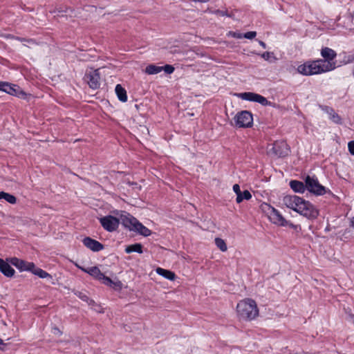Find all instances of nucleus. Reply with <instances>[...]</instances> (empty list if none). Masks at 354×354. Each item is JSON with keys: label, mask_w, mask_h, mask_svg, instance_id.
<instances>
[{"label": "nucleus", "mask_w": 354, "mask_h": 354, "mask_svg": "<svg viewBox=\"0 0 354 354\" xmlns=\"http://www.w3.org/2000/svg\"><path fill=\"white\" fill-rule=\"evenodd\" d=\"M236 313L239 319L250 321L259 315V309L255 301L245 299L237 304Z\"/></svg>", "instance_id": "7ed1b4c3"}, {"label": "nucleus", "mask_w": 354, "mask_h": 354, "mask_svg": "<svg viewBox=\"0 0 354 354\" xmlns=\"http://www.w3.org/2000/svg\"><path fill=\"white\" fill-rule=\"evenodd\" d=\"M257 35V32L255 31H250L247 32L245 34H243V38H246L248 39H252Z\"/></svg>", "instance_id": "72a5a7b5"}, {"label": "nucleus", "mask_w": 354, "mask_h": 354, "mask_svg": "<svg viewBox=\"0 0 354 354\" xmlns=\"http://www.w3.org/2000/svg\"><path fill=\"white\" fill-rule=\"evenodd\" d=\"M237 96L243 100L258 102L263 106H268L270 104V102H269L265 97L255 93L244 92L237 94Z\"/></svg>", "instance_id": "9b49d317"}, {"label": "nucleus", "mask_w": 354, "mask_h": 354, "mask_svg": "<svg viewBox=\"0 0 354 354\" xmlns=\"http://www.w3.org/2000/svg\"><path fill=\"white\" fill-rule=\"evenodd\" d=\"M344 64H351L354 62V53L345 55L344 57Z\"/></svg>", "instance_id": "2f4dec72"}, {"label": "nucleus", "mask_w": 354, "mask_h": 354, "mask_svg": "<svg viewBox=\"0 0 354 354\" xmlns=\"http://www.w3.org/2000/svg\"><path fill=\"white\" fill-rule=\"evenodd\" d=\"M0 91L21 98H25L26 95L19 86L6 82L0 81Z\"/></svg>", "instance_id": "9d476101"}, {"label": "nucleus", "mask_w": 354, "mask_h": 354, "mask_svg": "<svg viewBox=\"0 0 354 354\" xmlns=\"http://www.w3.org/2000/svg\"><path fill=\"white\" fill-rule=\"evenodd\" d=\"M17 39L21 41H27L28 43L29 44H32L33 43V41L32 39L30 40H26L25 39H23V38H19V37H17Z\"/></svg>", "instance_id": "58836bf2"}, {"label": "nucleus", "mask_w": 354, "mask_h": 354, "mask_svg": "<svg viewBox=\"0 0 354 354\" xmlns=\"http://www.w3.org/2000/svg\"><path fill=\"white\" fill-rule=\"evenodd\" d=\"M261 211L268 216L271 223L279 226H285L287 224V220L282 214L270 204L263 203L261 205Z\"/></svg>", "instance_id": "39448f33"}, {"label": "nucleus", "mask_w": 354, "mask_h": 354, "mask_svg": "<svg viewBox=\"0 0 354 354\" xmlns=\"http://www.w3.org/2000/svg\"><path fill=\"white\" fill-rule=\"evenodd\" d=\"M86 78L89 86L93 89H96L100 87V74L98 70L90 72L86 75Z\"/></svg>", "instance_id": "4468645a"}, {"label": "nucleus", "mask_w": 354, "mask_h": 354, "mask_svg": "<svg viewBox=\"0 0 354 354\" xmlns=\"http://www.w3.org/2000/svg\"><path fill=\"white\" fill-rule=\"evenodd\" d=\"M321 55L324 59H321L322 61H326L327 63L331 65L332 71L336 68L335 63L333 62L334 59L336 57V53L334 50L325 47L321 50Z\"/></svg>", "instance_id": "ddd939ff"}, {"label": "nucleus", "mask_w": 354, "mask_h": 354, "mask_svg": "<svg viewBox=\"0 0 354 354\" xmlns=\"http://www.w3.org/2000/svg\"><path fill=\"white\" fill-rule=\"evenodd\" d=\"M30 272L34 274L35 275H37L38 276L39 278H41V279H52V277L50 276V274H48L47 272H46L45 270L41 269V268H36V266H35L34 268L32 269V270H30Z\"/></svg>", "instance_id": "4be33fe9"}, {"label": "nucleus", "mask_w": 354, "mask_h": 354, "mask_svg": "<svg viewBox=\"0 0 354 354\" xmlns=\"http://www.w3.org/2000/svg\"><path fill=\"white\" fill-rule=\"evenodd\" d=\"M348 148L349 152L354 156V140L350 141L348 143Z\"/></svg>", "instance_id": "e433bc0d"}, {"label": "nucleus", "mask_w": 354, "mask_h": 354, "mask_svg": "<svg viewBox=\"0 0 354 354\" xmlns=\"http://www.w3.org/2000/svg\"><path fill=\"white\" fill-rule=\"evenodd\" d=\"M1 199H4L10 204H15L17 202V198L15 196L4 192H0V200Z\"/></svg>", "instance_id": "393cba45"}, {"label": "nucleus", "mask_w": 354, "mask_h": 354, "mask_svg": "<svg viewBox=\"0 0 354 354\" xmlns=\"http://www.w3.org/2000/svg\"><path fill=\"white\" fill-rule=\"evenodd\" d=\"M120 219L124 227L128 228L130 231L135 232L144 236H149L151 234L149 229L129 214H122Z\"/></svg>", "instance_id": "20e7f679"}, {"label": "nucleus", "mask_w": 354, "mask_h": 354, "mask_svg": "<svg viewBox=\"0 0 354 354\" xmlns=\"http://www.w3.org/2000/svg\"><path fill=\"white\" fill-rule=\"evenodd\" d=\"M79 297L83 301H87L89 305H92V304H95V301L93 300H92V299L89 300L88 297L85 294L80 293Z\"/></svg>", "instance_id": "f704fd0d"}, {"label": "nucleus", "mask_w": 354, "mask_h": 354, "mask_svg": "<svg viewBox=\"0 0 354 354\" xmlns=\"http://www.w3.org/2000/svg\"><path fill=\"white\" fill-rule=\"evenodd\" d=\"M100 223L107 232H112L119 227L120 219L112 215H106L99 218Z\"/></svg>", "instance_id": "1a4fd4ad"}, {"label": "nucleus", "mask_w": 354, "mask_h": 354, "mask_svg": "<svg viewBox=\"0 0 354 354\" xmlns=\"http://www.w3.org/2000/svg\"><path fill=\"white\" fill-rule=\"evenodd\" d=\"M261 57L264 59L266 61H268L270 62H274L277 61V57L274 56V53L272 52H264L262 54H261Z\"/></svg>", "instance_id": "bb28decb"}, {"label": "nucleus", "mask_w": 354, "mask_h": 354, "mask_svg": "<svg viewBox=\"0 0 354 354\" xmlns=\"http://www.w3.org/2000/svg\"><path fill=\"white\" fill-rule=\"evenodd\" d=\"M76 266L82 271L93 277L94 279L102 281V283L104 285L112 286V285L114 283L111 279L106 277L97 266H93L88 268H85L77 264H76Z\"/></svg>", "instance_id": "423d86ee"}, {"label": "nucleus", "mask_w": 354, "mask_h": 354, "mask_svg": "<svg viewBox=\"0 0 354 354\" xmlns=\"http://www.w3.org/2000/svg\"><path fill=\"white\" fill-rule=\"evenodd\" d=\"M192 1H194V2L206 3V2L209 1V0H192Z\"/></svg>", "instance_id": "ea45409f"}, {"label": "nucleus", "mask_w": 354, "mask_h": 354, "mask_svg": "<svg viewBox=\"0 0 354 354\" xmlns=\"http://www.w3.org/2000/svg\"><path fill=\"white\" fill-rule=\"evenodd\" d=\"M162 71H164L167 74H171L174 71V67L171 65L166 64L164 66H160Z\"/></svg>", "instance_id": "7c9ffc66"}, {"label": "nucleus", "mask_w": 354, "mask_h": 354, "mask_svg": "<svg viewBox=\"0 0 354 354\" xmlns=\"http://www.w3.org/2000/svg\"><path fill=\"white\" fill-rule=\"evenodd\" d=\"M229 34H230V35H231L234 38H236V39H242V38H243V34L240 33V32H230Z\"/></svg>", "instance_id": "c9c22d12"}, {"label": "nucleus", "mask_w": 354, "mask_h": 354, "mask_svg": "<svg viewBox=\"0 0 354 354\" xmlns=\"http://www.w3.org/2000/svg\"><path fill=\"white\" fill-rule=\"evenodd\" d=\"M138 252L139 254H142V245L141 243H135L132 245H129L126 247L125 252L127 254H130L131 252Z\"/></svg>", "instance_id": "412c9836"}, {"label": "nucleus", "mask_w": 354, "mask_h": 354, "mask_svg": "<svg viewBox=\"0 0 354 354\" xmlns=\"http://www.w3.org/2000/svg\"><path fill=\"white\" fill-rule=\"evenodd\" d=\"M215 244L217 246V248H219L222 252L227 251V247L223 239L221 238H216Z\"/></svg>", "instance_id": "cd10ccee"}, {"label": "nucleus", "mask_w": 354, "mask_h": 354, "mask_svg": "<svg viewBox=\"0 0 354 354\" xmlns=\"http://www.w3.org/2000/svg\"><path fill=\"white\" fill-rule=\"evenodd\" d=\"M351 226L354 228V217H353L351 221Z\"/></svg>", "instance_id": "79ce46f5"}, {"label": "nucleus", "mask_w": 354, "mask_h": 354, "mask_svg": "<svg viewBox=\"0 0 354 354\" xmlns=\"http://www.w3.org/2000/svg\"><path fill=\"white\" fill-rule=\"evenodd\" d=\"M73 12V10H71L70 8H67L65 10H58L57 16H58V17H64V16H68V15L71 16Z\"/></svg>", "instance_id": "c756f323"}, {"label": "nucleus", "mask_w": 354, "mask_h": 354, "mask_svg": "<svg viewBox=\"0 0 354 354\" xmlns=\"http://www.w3.org/2000/svg\"><path fill=\"white\" fill-rule=\"evenodd\" d=\"M156 272L158 274L170 281H174L176 278L175 273L169 270H166L162 268H156Z\"/></svg>", "instance_id": "6ab92c4d"}, {"label": "nucleus", "mask_w": 354, "mask_h": 354, "mask_svg": "<svg viewBox=\"0 0 354 354\" xmlns=\"http://www.w3.org/2000/svg\"><path fill=\"white\" fill-rule=\"evenodd\" d=\"M3 344H4L3 341L1 339H0V346L3 345Z\"/></svg>", "instance_id": "37998d69"}, {"label": "nucleus", "mask_w": 354, "mask_h": 354, "mask_svg": "<svg viewBox=\"0 0 354 354\" xmlns=\"http://www.w3.org/2000/svg\"><path fill=\"white\" fill-rule=\"evenodd\" d=\"M260 46H261L263 48H266V44L265 42L262 41H259Z\"/></svg>", "instance_id": "a19ab883"}, {"label": "nucleus", "mask_w": 354, "mask_h": 354, "mask_svg": "<svg viewBox=\"0 0 354 354\" xmlns=\"http://www.w3.org/2000/svg\"><path fill=\"white\" fill-rule=\"evenodd\" d=\"M9 260V262L11 265L16 267L19 271H29L32 270V269L35 267V263L32 262H28L24 260L18 259L17 257H12L10 259H7Z\"/></svg>", "instance_id": "f8f14e48"}, {"label": "nucleus", "mask_w": 354, "mask_h": 354, "mask_svg": "<svg viewBox=\"0 0 354 354\" xmlns=\"http://www.w3.org/2000/svg\"><path fill=\"white\" fill-rule=\"evenodd\" d=\"M212 13L214 14V15H219V16H226V17H230L231 15H229L227 13V11H225V10H216L214 11H212Z\"/></svg>", "instance_id": "473e14b6"}, {"label": "nucleus", "mask_w": 354, "mask_h": 354, "mask_svg": "<svg viewBox=\"0 0 354 354\" xmlns=\"http://www.w3.org/2000/svg\"><path fill=\"white\" fill-rule=\"evenodd\" d=\"M252 198V194L248 190H245L236 196V201L237 203H241L243 200H250Z\"/></svg>", "instance_id": "a878e982"}, {"label": "nucleus", "mask_w": 354, "mask_h": 354, "mask_svg": "<svg viewBox=\"0 0 354 354\" xmlns=\"http://www.w3.org/2000/svg\"><path fill=\"white\" fill-rule=\"evenodd\" d=\"M10 264L9 260L0 259V272L5 277L11 278L15 275V270Z\"/></svg>", "instance_id": "2eb2a0df"}, {"label": "nucleus", "mask_w": 354, "mask_h": 354, "mask_svg": "<svg viewBox=\"0 0 354 354\" xmlns=\"http://www.w3.org/2000/svg\"><path fill=\"white\" fill-rule=\"evenodd\" d=\"M284 227H289L290 228L294 230L297 233H299L301 231V227L300 225L293 224L292 223L288 221H287V224Z\"/></svg>", "instance_id": "c85d7f7f"}, {"label": "nucleus", "mask_w": 354, "mask_h": 354, "mask_svg": "<svg viewBox=\"0 0 354 354\" xmlns=\"http://www.w3.org/2000/svg\"><path fill=\"white\" fill-rule=\"evenodd\" d=\"M282 202L286 207L308 219H315L319 214L318 210L311 203L297 195L285 196Z\"/></svg>", "instance_id": "f257e3e1"}, {"label": "nucleus", "mask_w": 354, "mask_h": 354, "mask_svg": "<svg viewBox=\"0 0 354 354\" xmlns=\"http://www.w3.org/2000/svg\"><path fill=\"white\" fill-rule=\"evenodd\" d=\"M115 91L120 101L122 102H126L127 101V91L120 84H117L115 86Z\"/></svg>", "instance_id": "aec40b11"}, {"label": "nucleus", "mask_w": 354, "mask_h": 354, "mask_svg": "<svg viewBox=\"0 0 354 354\" xmlns=\"http://www.w3.org/2000/svg\"><path fill=\"white\" fill-rule=\"evenodd\" d=\"M162 71V68L159 66H156L155 64H149L148 65L145 69V72L148 75H156Z\"/></svg>", "instance_id": "b1692460"}, {"label": "nucleus", "mask_w": 354, "mask_h": 354, "mask_svg": "<svg viewBox=\"0 0 354 354\" xmlns=\"http://www.w3.org/2000/svg\"><path fill=\"white\" fill-rule=\"evenodd\" d=\"M82 243L87 248L93 252H99L104 248V245L101 243L90 237H85L82 240Z\"/></svg>", "instance_id": "dca6fc26"}, {"label": "nucleus", "mask_w": 354, "mask_h": 354, "mask_svg": "<svg viewBox=\"0 0 354 354\" xmlns=\"http://www.w3.org/2000/svg\"><path fill=\"white\" fill-rule=\"evenodd\" d=\"M279 148H283V149L285 148L286 149H288L287 144L285 142H275L273 144L272 149H273L274 153L277 155H279L280 156H283L285 152L281 151L279 150Z\"/></svg>", "instance_id": "5701e85b"}, {"label": "nucleus", "mask_w": 354, "mask_h": 354, "mask_svg": "<svg viewBox=\"0 0 354 354\" xmlns=\"http://www.w3.org/2000/svg\"><path fill=\"white\" fill-rule=\"evenodd\" d=\"M331 71V65L326 61H322L321 59L306 62L297 67L298 73L306 76L320 74Z\"/></svg>", "instance_id": "f03ea898"}, {"label": "nucleus", "mask_w": 354, "mask_h": 354, "mask_svg": "<svg viewBox=\"0 0 354 354\" xmlns=\"http://www.w3.org/2000/svg\"><path fill=\"white\" fill-rule=\"evenodd\" d=\"M306 190L316 195L322 196L326 193V188L322 186L315 176H307L304 180Z\"/></svg>", "instance_id": "0eeeda50"}, {"label": "nucleus", "mask_w": 354, "mask_h": 354, "mask_svg": "<svg viewBox=\"0 0 354 354\" xmlns=\"http://www.w3.org/2000/svg\"><path fill=\"white\" fill-rule=\"evenodd\" d=\"M233 191L236 194V196L241 193L240 186L238 184H234L233 185Z\"/></svg>", "instance_id": "4c0bfd02"}, {"label": "nucleus", "mask_w": 354, "mask_h": 354, "mask_svg": "<svg viewBox=\"0 0 354 354\" xmlns=\"http://www.w3.org/2000/svg\"><path fill=\"white\" fill-rule=\"evenodd\" d=\"M235 125L238 128H248L253 124L252 114L248 111L238 112L234 118Z\"/></svg>", "instance_id": "6e6552de"}, {"label": "nucleus", "mask_w": 354, "mask_h": 354, "mask_svg": "<svg viewBox=\"0 0 354 354\" xmlns=\"http://www.w3.org/2000/svg\"><path fill=\"white\" fill-rule=\"evenodd\" d=\"M290 187L295 192L300 194L304 193L306 190V183L296 180L290 182Z\"/></svg>", "instance_id": "a211bd4d"}, {"label": "nucleus", "mask_w": 354, "mask_h": 354, "mask_svg": "<svg viewBox=\"0 0 354 354\" xmlns=\"http://www.w3.org/2000/svg\"><path fill=\"white\" fill-rule=\"evenodd\" d=\"M322 110L326 112L329 118L336 124H340L342 122V119L339 115L335 111V110L329 106H324L322 107Z\"/></svg>", "instance_id": "f3484780"}]
</instances>
